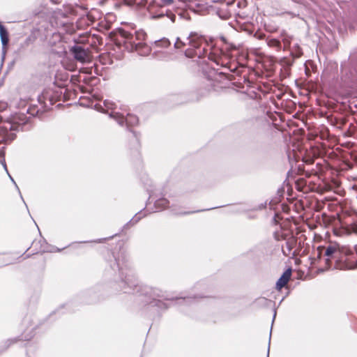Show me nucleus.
Masks as SVG:
<instances>
[{
    "mask_svg": "<svg viewBox=\"0 0 357 357\" xmlns=\"http://www.w3.org/2000/svg\"><path fill=\"white\" fill-rule=\"evenodd\" d=\"M71 53L73 54L74 58L81 62L86 63L90 61V56L86 50L82 48L81 46H73L70 49Z\"/></svg>",
    "mask_w": 357,
    "mask_h": 357,
    "instance_id": "nucleus-1",
    "label": "nucleus"
},
{
    "mask_svg": "<svg viewBox=\"0 0 357 357\" xmlns=\"http://www.w3.org/2000/svg\"><path fill=\"white\" fill-rule=\"evenodd\" d=\"M291 275V269L288 268L286 270L282 276L278 279L276 282V288L278 290H280L282 287H284L289 282Z\"/></svg>",
    "mask_w": 357,
    "mask_h": 357,
    "instance_id": "nucleus-2",
    "label": "nucleus"
},
{
    "mask_svg": "<svg viewBox=\"0 0 357 357\" xmlns=\"http://www.w3.org/2000/svg\"><path fill=\"white\" fill-rule=\"evenodd\" d=\"M340 253V249L337 245H330L325 251V255L328 257L327 261L330 260L334 255L337 256Z\"/></svg>",
    "mask_w": 357,
    "mask_h": 357,
    "instance_id": "nucleus-3",
    "label": "nucleus"
},
{
    "mask_svg": "<svg viewBox=\"0 0 357 357\" xmlns=\"http://www.w3.org/2000/svg\"><path fill=\"white\" fill-rule=\"evenodd\" d=\"M188 40H189V43L191 46L194 47H198L199 45V42L202 39L197 33H192L189 36Z\"/></svg>",
    "mask_w": 357,
    "mask_h": 357,
    "instance_id": "nucleus-4",
    "label": "nucleus"
},
{
    "mask_svg": "<svg viewBox=\"0 0 357 357\" xmlns=\"http://www.w3.org/2000/svg\"><path fill=\"white\" fill-rule=\"evenodd\" d=\"M0 36L1 40L3 47H5L8 43V36L5 28L0 24Z\"/></svg>",
    "mask_w": 357,
    "mask_h": 357,
    "instance_id": "nucleus-5",
    "label": "nucleus"
},
{
    "mask_svg": "<svg viewBox=\"0 0 357 357\" xmlns=\"http://www.w3.org/2000/svg\"><path fill=\"white\" fill-rule=\"evenodd\" d=\"M125 121L128 126H132L138 123V118L133 114H127Z\"/></svg>",
    "mask_w": 357,
    "mask_h": 357,
    "instance_id": "nucleus-6",
    "label": "nucleus"
},
{
    "mask_svg": "<svg viewBox=\"0 0 357 357\" xmlns=\"http://www.w3.org/2000/svg\"><path fill=\"white\" fill-rule=\"evenodd\" d=\"M104 105L106 108V110L108 111L114 109L115 104L109 100H105L104 101Z\"/></svg>",
    "mask_w": 357,
    "mask_h": 357,
    "instance_id": "nucleus-7",
    "label": "nucleus"
},
{
    "mask_svg": "<svg viewBox=\"0 0 357 357\" xmlns=\"http://www.w3.org/2000/svg\"><path fill=\"white\" fill-rule=\"evenodd\" d=\"M174 46L176 48H178V49L181 48L183 46H185V43L179 38H178L174 44Z\"/></svg>",
    "mask_w": 357,
    "mask_h": 357,
    "instance_id": "nucleus-8",
    "label": "nucleus"
},
{
    "mask_svg": "<svg viewBox=\"0 0 357 357\" xmlns=\"http://www.w3.org/2000/svg\"><path fill=\"white\" fill-rule=\"evenodd\" d=\"M141 46H143V47L146 49V52H147L149 51V47L144 45H143L142 43H140V42H139V43H137V44H135V48H136V50H137L139 49V47H141Z\"/></svg>",
    "mask_w": 357,
    "mask_h": 357,
    "instance_id": "nucleus-9",
    "label": "nucleus"
},
{
    "mask_svg": "<svg viewBox=\"0 0 357 357\" xmlns=\"http://www.w3.org/2000/svg\"><path fill=\"white\" fill-rule=\"evenodd\" d=\"M136 36L142 40H144L145 38V33L142 31H138L136 32Z\"/></svg>",
    "mask_w": 357,
    "mask_h": 357,
    "instance_id": "nucleus-10",
    "label": "nucleus"
},
{
    "mask_svg": "<svg viewBox=\"0 0 357 357\" xmlns=\"http://www.w3.org/2000/svg\"><path fill=\"white\" fill-rule=\"evenodd\" d=\"M162 2L166 5H169L173 2V0H161Z\"/></svg>",
    "mask_w": 357,
    "mask_h": 357,
    "instance_id": "nucleus-11",
    "label": "nucleus"
},
{
    "mask_svg": "<svg viewBox=\"0 0 357 357\" xmlns=\"http://www.w3.org/2000/svg\"><path fill=\"white\" fill-rule=\"evenodd\" d=\"M167 204V201L165 199L159 200V201H158L157 204Z\"/></svg>",
    "mask_w": 357,
    "mask_h": 357,
    "instance_id": "nucleus-12",
    "label": "nucleus"
},
{
    "mask_svg": "<svg viewBox=\"0 0 357 357\" xmlns=\"http://www.w3.org/2000/svg\"><path fill=\"white\" fill-rule=\"evenodd\" d=\"M3 167H4V168L6 169V164H3Z\"/></svg>",
    "mask_w": 357,
    "mask_h": 357,
    "instance_id": "nucleus-13",
    "label": "nucleus"
},
{
    "mask_svg": "<svg viewBox=\"0 0 357 357\" xmlns=\"http://www.w3.org/2000/svg\"><path fill=\"white\" fill-rule=\"evenodd\" d=\"M163 43H165V44H167V43H168V42H167V41H163Z\"/></svg>",
    "mask_w": 357,
    "mask_h": 357,
    "instance_id": "nucleus-14",
    "label": "nucleus"
},
{
    "mask_svg": "<svg viewBox=\"0 0 357 357\" xmlns=\"http://www.w3.org/2000/svg\"><path fill=\"white\" fill-rule=\"evenodd\" d=\"M123 121H119V124H122Z\"/></svg>",
    "mask_w": 357,
    "mask_h": 357,
    "instance_id": "nucleus-15",
    "label": "nucleus"
}]
</instances>
